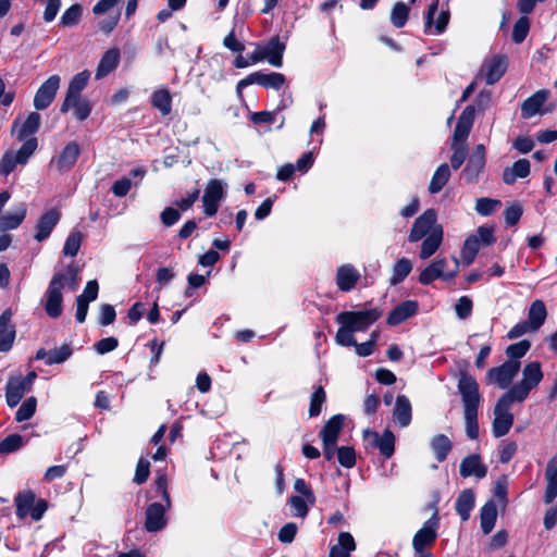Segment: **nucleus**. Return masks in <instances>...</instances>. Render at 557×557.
I'll return each mask as SVG.
<instances>
[{
    "mask_svg": "<svg viewBox=\"0 0 557 557\" xmlns=\"http://www.w3.org/2000/svg\"><path fill=\"white\" fill-rule=\"evenodd\" d=\"M453 154L450 158V164L454 170H458L465 162L468 154V146L459 143L450 145Z\"/></svg>",
    "mask_w": 557,
    "mask_h": 557,
    "instance_id": "4d7b16f0",
    "label": "nucleus"
},
{
    "mask_svg": "<svg viewBox=\"0 0 557 557\" xmlns=\"http://www.w3.org/2000/svg\"><path fill=\"white\" fill-rule=\"evenodd\" d=\"M89 78L90 73L87 70L73 76L69 84L65 99L60 108L61 113H66L69 111V104L81 97V91L87 86Z\"/></svg>",
    "mask_w": 557,
    "mask_h": 557,
    "instance_id": "412c9836",
    "label": "nucleus"
},
{
    "mask_svg": "<svg viewBox=\"0 0 557 557\" xmlns=\"http://www.w3.org/2000/svg\"><path fill=\"white\" fill-rule=\"evenodd\" d=\"M356 549V543L352 535L348 532H342L338 535V543L331 547L329 557H349Z\"/></svg>",
    "mask_w": 557,
    "mask_h": 557,
    "instance_id": "e433bc0d",
    "label": "nucleus"
},
{
    "mask_svg": "<svg viewBox=\"0 0 557 557\" xmlns=\"http://www.w3.org/2000/svg\"><path fill=\"white\" fill-rule=\"evenodd\" d=\"M71 108L74 109V116L79 121L86 120L91 112V106L89 101L82 99L81 97L76 98L69 104V110Z\"/></svg>",
    "mask_w": 557,
    "mask_h": 557,
    "instance_id": "603ef678",
    "label": "nucleus"
},
{
    "mask_svg": "<svg viewBox=\"0 0 557 557\" xmlns=\"http://www.w3.org/2000/svg\"><path fill=\"white\" fill-rule=\"evenodd\" d=\"M438 528L440 519L437 513H434L424 522L422 528L417 531L412 539V547L417 557H432V554L429 553L426 548L432 546L436 541Z\"/></svg>",
    "mask_w": 557,
    "mask_h": 557,
    "instance_id": "423d86ee",
    "label": "nucleus"
},
{
    "mask_svg": "<svg viewBox=\"0 0 557 557\" xmlns=\"http://www.w3.org/2000/svg\"><path fill=\"white\" fill-rule=\"evenodd\" d=\"M289 504L295 517L305 518L309 510V503L305 496H292Z\"/></svg>",
    "mask_w": 557,
    "mask_h": 557,
    "instance_id": "e2e57ef3",
    "label": "nucleus"
},
{
    "mask_svg": "<svg viewBox=\"0 0 557 557\" xmlns=\"http://www.w3.org/2000/svg\"><path fill=\"white\" fill-rule=\"evenodd\" d=\"M502 202L497 199L479 198L475 203V210L480 215L487 216L492 214Z\"/></svg>",
    "mask_w": 557,
    "mask_h": 557,
    "instance_id": "052dcab7",
    "label": "nucleus"
},
{
    "mask_svg": "<svg viewBox=\"0 0 557 557\" xmlns=\"http://www.w3.org/2000/svg\"><path fill=\"white\" fill-rule=\"evenodd\" d=\"M543 379L541 363L533 361L524 366L522 370V380L513 385L506 394L511 396L517 403L523 401L529 393L535 388Z\"/></svg>",
    "mask_w": 557,
    "mask_h": 557,
    "instance_id": "39448f33",
    "label": "nucleus"
},
{
    "mask_svg": "<svg viewBox=\"0 0 557 557\" xmlns=\"http://www.w3.org/2000/svg\"><path fill=\"white\" fill-rule=\"evenodd\" d=\"M28 388L17 379L10 377L5 386V400L9 407H15Z\"/></svg>",
    "mask_w": 557,
    "mask_h": 557,
    "instance_id": "f704fd0d",
    "label": "nucleus"
},
{
    "mask_svg": "<svg viewBox=\"0 0 557 557\" xmlns=\"http://www.w3.org/2000/svg\"><path fill=\"white\" fill-rule=\"evenodd\" d=\"M166 504L152 503L146 509L145 528L148 532H158L166 525Z\"/></svg>",
    "mask_w": 557,
    "mask_h": 557,
    "instance_id": "aec40b11",
    "label": "nucleus"
},
{
    "mask_svg": "<svg viewBox=\"0 0 557 557\" xmlns=\"http://www.w3.org/2000/svg\"><path fill=\"white\" fill-rule=\"evenodd\" d=\"M72 355V347L69 344H63L59 348L50 350V355L47 360L48 366L59 364L66 361Z\"/></svg>",
    "mask_w": 557,
    "mask_h": 557,
    "instance_id": "3c124183",
    "label": "nucleus"
},
{
    "mask_svg": "<svg viewBox=\"0 0 557 557\" xmlns=\"http://www.w3.org/2000/svg\"><path fill=\"white\" fill-rule=\"evenodd\" d=\"M480 246L481 245L478 236L470 235L466 238L460 252L461 262L466 267L470 265L474 261L475 256L480 249Z\"/></svg>",
    "mask_w": 557,
    "mask_h": 557,
    "instance_id": "c03bdc74",
    "label": "nucleus"
},
{
    "mask_svg": "<svg viewBox=\"0 0 557 557\" xmlns=\"http://www.w3.org/2000/svg\"><path fill=\"white\" fill-rule=\"evenodd\" d=\"M60 82L59 75H51L39 86L34 97V107L37 110H45L52 103L60 87Z\"/></svg>",
    "mask_w": 557,
    "mask_h": 557,
    "instance_id": "4468645a",
    "label": "nucleus"
},
{
    "mask_svg": "<svg viewBox=\"0 0 557 557\" xmlns=\"http://www.w3.org/2000/svg\"><path fill=\"white\" fill-rule=\"evenodd\" d=\"M444 238L442 224L437 222V213L434 209L425 210L419 215L408 235L409 243H417L422 239L419 257L422 260L431 258L441 247Z\"/></svg>",
    "mask_w": 557,
    "mask_h": 557,
    "instance_id": "f257e3e1",
    "label": "nucleus"
},
{
    "mask_svg": "<svg viewBox=\"0 0 557 557\" xmlns=\"http://www.w3.org/2000/svg\"><path fill=\"white\" fill-rule=\"evenodd\" d=\"M120 58L121 54L117 48H110L107 50L98 63L95 78L102 79L113 72L120 63Z\"/></svg>",
    "mask_w": 557,
    "mask_h": 557,
    "instance_id": "a878e982",
    "label": "nucleus"
},
{
    "mask_svg": "<svg viewBox=\"0 0 557 557\" xmlns=\"http://www.w3.org/2000/svg\"><path fill=\"white\" fill-rule=\"evenodd\" d=\"M150 463L147 459L140 458L136 466V471L134 475V482L137 484H143L147 481L150 473Z\"/></svg>",
    "mask_w": 557,
    "mask_h": 557,
    "instance_id": "338daca9",
    "label": "nucleus"
},
{
    "mask_svg": "<svg viewBox=\"0 0 557 557\" xmlns=\"http://www.w3.org/2000/svg\"><path fill=\"white\" fill-rule=\"evenodd\" d=\"M37 400L34 396L27 398L17 409L15 419L18 422L30 419L36 411Z\"/></svg>",
    "mask_w": 557,
    "mask_h": 557,
    "instance_id": "864d4df0",
    "label": "nucleus"
},
{
    "mask_svg": "<svg viewBox=\"0 0 557 557\" xmlns=\"http://www.w3.org/2000/svg\"><path fill=\"white\" fill-rule=\"evenodd\" d=\"M81 153L79 145L76 141H70L60 153L57 160V168L60 172L71 170L76 163Z\"/></svg>",
    "mask_w": 557,
    "mask_h": 557,
    "instance_id": "c85d7f7f",
    "label": "nucleus"
},
{
    "mask_svg": "<svg viewBox=\"0 0 557 557\" xmlns=\"http://www.w3.org/2000/svg\"><path fill=\"white\" fill-rule=\"evenodd\" d=\"M409 15V7L404 2H397L394 4L391 12V22L397 27L401 28L405 26Z\"/></svg>",
    "mask_w": 557,
    "mask_h": 557,
    "instance_id": "09e8293b",
    "label": "nucleus"
},
{
    "mask_svg": "<svg viewBox=\"0 0 557 557\" xmlns=\"http://www.w3.org/2000/svg\"><path fill=\"white\" fill-rule=\"evenodd\" d=\"M412 419L410 400L405 395H398L393 410V420L400 428H407Z\"/></svg>",
    "mask_w": 557,
    "mask_h": 557,
    "instance_id": "bb28decb",
    "label": "nucleus"
},
{
    "mask_svg": "<svg viewBox=\"0 0 557 557\" xmlns=\"http://www.w3.org/2000/svg\"><path fill=\"white\" fill-rule=\"evenodd\" d=\"M520 369V361L507 360L502 366L492 368L486 373L488 383L496 384L499 388H507Z\"/></svg>",
    "mask_w": 557,
    "mask_h": 557,
    "instance_id": "f8f14e48",
    "label": "nucleus"
},
{
    "mask_svg": "<svg viewBox=\"0 0 557 557\" xmlns=\"http://www.w3.org/2000/svg\"><path fill=\"white\" fill-rule=\"evenodd\" d=\"M548 98L547 90H539L531 97L525 99L521 106V115L524 119H530L540 112L541 107Z\"/></svg>",
    "mask_w": 557,
    "mask_h": 557,
    "instance_id": "473e14b6",
    "label": "nucleus"
},
{
    "mask_svg": "<svg viewBox=\"0 0 557 557\" xmlns=\"http://www.w3.org/2000/svg\"><path fill=\"white\" fill-rule=\"evenodd\" d=\"M459 473L462 478L474 476L476 479H483L486 476L487 468L482 463L479 455L472 454L462 459Z\"/></svg>",
    "mask_w": 557,
    "mask_h": 557,
    "instance_id": "5701e85b",
    "label": "nucleus"
},
{
    "mask_svg": "<svg viewBox=\"0 0 557 557\" xmlns=\"http://www.w3.org/2000/svg\"><path fill=\"white\" fill-rule=\"evenodd\" d=\"M61 213L57 209L45 212L36 224L35 239L42 242L47 239L60 220Z\"/></svg>",
    "mask_w": 557,
    "mask_h": 557,
    "instance_id": "b1692460",
    "label": "nucleus"
},
{
    "mask_svg": "<svg viewBox=\"0 0 557 557\" xmlns=\"http://www.w3.org/2000/svg\"><path fill=\"white\" fill-rule=\"evenodd\" d=\"M83 234L79 231H74L69 234L63 246V255L66 257H75L82 246Z\"/></svg>",
    "mask_w": 557,
    "mask_h": 557,
    "instance_id": "de8ad7c7",
    "label": "nucleus"
},
{
    "mask_svg": "<svg viewBox=\"0 0 557 557\" xmlns=\"http://www.w3.org/2000/svg\"><path fill=\"white\" fill-rule=\"evenodd\" d=\"M23 445L24 440L20 434H11L0 442V454L16 451Z\"/></svg>",
    "mask_w": 557,
    "mask_h": 557,
    "instance_id": "5fc2aeb1",
    "label": "nucleus"
},
{
    "mask_svg": "<svg viewBox=\"0 0 557 557\" xmlns=\"http://www.w3.org/2000/svg\"><path fill=\"white\" fill-rule=\"evenodd\" d=\"M26 205L21 203L13 212L0 216V231L14 230L21 225L26 216Z\"/></svg>",
    "mask_w": 557,
    "mask_h": 557,
    "instance_id": "c9c22d12",
    "label": "nucleus"
},
{
    "mask_svg": "<svg viewBox=\"0 0 557 557\" xmlns=\"http://www.w3.org/2000/svg\"><path fill=\"white\" fill-rule=\"evenodd\" d=\"M474 507V493L472 490L462 491L455 504V509L460 516L462 521H467L470 518V512Z\"/></svg>",
    "mask_w": 557,
    "mask_h": 557,
    "instance_id": "a19ab883",
    "label": "nucleus"
},
{
    "mask_svg": "<svg viewBox=\"0 0 557 557\" xmlns=\"http://www.w3.org/2000/svg\"><path fill=\"white\" fill-rule=\"evenodd\" d=\"M497 519V507L493 500L484 504L481 508L480 520L481 529L484 534H490L495 527Z\"/></svg>",
    "mask_w": 557,
    "mask_h": 557,
    "instance_id": "ea45409f",
    "label": "nucleus"
},
{
    "mask_svg": "<svg viewBox=\"0 0 557 557\" xmlns=\"http://www.w3.org/2000/svg\"><path fill=\"white\" fill-rule=\"evenodd\" d=\"M457 388L462 403L466 434L470 440H476L479 437L478 412L482 399L479 384L472 375L461 372Z\"/></svg>",
    "mask_w": 557,
    "mask_h": 557,
    "instance_id": "f03ea898",
    "label": "nucleus"
},
{
    "mask_svg": "<svg viewBox=\"0 0 557 557\" xmlns=\"http://www.w3.org/2000/svg\"><path fill=\"white\" fill-rule=\"evenodd\" d=\"M326 400V394L322 386H318L311 395L309 416L318 417L322 410V406Z\"/></svg>",
    "mask_w": 557,
    "mask_h": 557,
    "instance_id": "8fccbe9b",
    "label": "nucleus"
},
{
    "mask_svg": "<svg viewBox=\"0 0 557 557\" xmlns=\"http://www.w3.org/2000/svg\"><path fill=\"white\" fill-rule=\"evenodd\" d=\"M364 440L373 447L377 448L385 458H391L395 450V436L389 430H385L382 434L366 430L363 432Z\"/></svg>",
    "mask_w": 557,
    "mask_h": 557,
    "instance_id": "2eb2a0df",
    "label": "nucleus"
},
{
    "mask_svg": "<svg viewBox=\"0 0 557 557\" xmlns=\"http://www.w3.org/2000/svg\"><path fill=\"white\" fill-rule=\"evenodd\" d=\"M546 488L543 500L550 504L557 496V456L553 457L545 471Z\"/></svg>",
    "mask_w": 557,
    "mask_h": 557,
    "instance_id": "cd10ccee",
    "label": "nucleus"
},
{
    "mask_svg": "<svg viewBox=\"0 0 557 557\" xmlns=\"http://www.w3.org/2000/svg\"><path fill=\"white\" fill-rule=\"evenodd\" d=\"M508 394H504L496 403L494 407V420H493V435L495 437H502L506 435L513 424V416L509 411L510 406L516 403Z\"/></svg>",
    "mask_w": 557,
    "mask_h": 557,
    "instance_id": "0eeeda50",
    "label": "nucleus"
},
{
    "mask_svg": "<svg viewBox=\"0 0 557 557\" xmlns=\"http://www.w3.org/2000/svg\"><path fill=\"white\" fill-rule=\"evenodd\" d=\"M418 311V304L413 300H407L395 307L387 318L389 325H398L414 315Z\"/></svg>",
    "mask_w": 557,
    "mask_h": 557,
    "instance_id": "c756f323",
    "label": "nucleus"
},
{
    "mask_svg": "<svg viewBox=\"0 0 557 557\" xmlns=\"http://www.w3.org/2000/svg\"><path fill=\"white\" fill-rule=\"evenodd\" d=\"M82 13V8L79 4H73L62 14L60 24L62 26H71L77 23Z\"/></svg>",
    "mask_w": 557,
    "mask_h": 557,
    "instance_id": "69168bd1",
    "label": "nucleus"
},
{
    "mask_svg": "<svg viewBox=\"0 0 557 557\" xmlns=\"http://www.w3.org/2000/svg\"><path fill=\"white\" fill-rule=\"evenodd\" d=\"M341 327L337 330V333L335 335V342L345 347H350L356 345V341L354 337V331L349 325L346 324H339Z\"/></svg>",
    "mask_w": 557,
    "mask_h": 557,
    "instance_id": "bf43d9fd",
    "label": "nucleus"
},
{
    "mask_svg": "<svg viewBox=\"0 0 557 557\" xmlns=\"http://www.w3.org/2000/svg\"><path fill=\"white\" fill-rule=\"evenodd\" d=\"M507 69V61L504 57H493L485 60L481 66L480 76L485 78L486 84L493 85L498 82L505 74Z\"/></svg>",
    "mask_w": 557,
    "mask_h": 557,
    "instance_id": "a211bd4d",
    "label": "nucleus"
},
{
    "mask_svg": "<svg viewBox=\"0 0 557 557\" xmlns=\"http://www.w3.org/2000/svg\"><path fill=\"white\" fill-rule=\"evenodd\" d=\"M412 263L407 258L399 259L393 267V274L389 280L392 285L401 283L411 272Z\"/></svg>",
    "mask_w": 557,
    "mask_h": 557,
    "instance_id": "49530a36",
    "label": "nucleus"
},
{
    "mask_svg": "<svg viewBox=\"0 0 557 557\" xmlns=\"http://www.w3.org/2000/svg\"><path fill=\"white\" fill-rule=\"evenodd\" d=\"M474 113L475 109L473 106H468L463 109L458 117L451 144L459 143L461 145H467L466 141L473 125Z\"/></svg>",
    "mask_w": 557,
    "mask_h": 557,
    "instance_id": "f3484780",
    "label": "nucleus"
},
{
    "mask_svg": "<svg viewBox=\"0 0 557 557\" xmlns=\"http://www.w3.org/2000/svg\"><path fill=\"white\" fill-rule=\"evenodd\" d=\"M226 183L222 180H210L202 196L203 212L207 216L214 215L219 210L220 202L226 195Z\"/></svg>",
    "mask_w": 557,
    "mask_h": 557,
    "instance_id": "9d476101",
    "label": "nucleus"
},
{
    "mask_svg": "<svg viewBox=\"0 0 557 557\" xmlns=\"http://www.w3.org/2000/svg\"><path fill=\"white\" fill-rule=\"evenodd\" d=\"M337 459L341 466L350 469L356 463V454L352 447L342 446L337 448Z\"/></svg>",
    "mask_w": 557,
    "mask_h": 557,
    "instance_id": "680f3d73",
    "label": "nucleus"
},
{
    "mask_svg": "<svg viewBox=\"0 0 557 557\" xmlns=\"http://www.w3.org/2000/svg\"><path fill=\"white\" fill-rule=\"evenodd\" d=\"M14 502H15V506H16L17 517L25 518L29 513V511L35 503V494L30 491L20 493L15 497Z\"/></svg>",
    "mask_w": 557,
    "mask_h": 557,
    "instance_id": "a18cd8bd",
    "label": "nucleus"
},
{
    "mask_svg": "<svg viewBox=\"0 0 557 557\" xmlns=\"http://www.w3.org/2000/svg\"><path fill=\"white\" fill-rule=\"evenodd\" d=\"M344 417L342 414L333 416L322 428L320 436L322 442L337 444L339 434L343 430Z\"/></svg>",
    "mask_w": 557,
    "mask_h": 557,
    "instance_id": "2f4dec72",
    "label": "nucleus"
},
{
    "mask_svg": "<svg viewBox=\"0 0 557 557\" xmlns=\"http://www.w3.org/2000/svg\"><path fill=\"white\" fill-rule=\"evenodd\" d=\"M263 47L268 62L275 67H281L283 64L285 45L280 41L278 37H273Z\"/></svg>",
    "mask_w": 557,
    "mask_h": 557,
    "instance_id": "4c0bfd02",
    "label": "nucleus"
},
{
    "mask_svg": "<svg viewBox=\"0 0 557 557\" xmlns=\"http://www.w3.org/2000/svg\"><path fill=\"white\" fill-rule=\"evenodd\" d=\"M530 29V21L527 16H521L513 25L512 40L516 44H521Z\"/></svg>",
    "mask_w": 557,
    "mask_h": 557,
    "instance_id": "13d9d810",
    "label": "nucleus"
},
{
    "mask_svg": "<svg viewBox=\"0 0 557 557\" xmlns=\"http://www.w3.org/2000/svg\"><path fill=\"white\" fill-rule=\"evenodd\" d=\"M430 447L438 462H443L453 448V443L445 434H437L430 441Z\"/></svg>",
    "mask_w": 557,
    "mask_h": 557,
    "instance_id": "58836bf2",
    "label": "nucleus"
},
{
    "mask_svg": "<svg viewBox=\"0 0 557 557\" xmlns=\"http://www.w3.org/2000/svg\"><path fill=\"white\" fill-rule=\"evenodd\" d=\"M530 161L527 159H519L511 166H508L503 172V181L507 185H512L518 178H525L530 174Z\"/></svg>",
    "mask_w": 557,
    "mask_h": 557,
    "instance_id": "7c9ffc66",
    "label": "nucleus"
},
{
    "mask_svg": "<svg viewBox=\"0 0 557 557\" xmlns=\"http://www.w3.org/2000/svg\"><path fill=\"white\" fill-rule=\"evenodd\" d=\"M78 267L71 263L51 277L45 293V310L50 318L57 319L62 314V290L64 288L72 292L76 290L78 287Z\"/></svg>",
    "mask_w": 557,
    "mask_h": 557,
    "instance_id": "7ed1b4c3",
    "label": "nucleus"
},
{
    "mask_svg": "<svg viewBox=\"0 0 557 557\" xmlns=\"http://www.w3.org/2000/svg\"><path fill=\"white\" fill-rule=\"evenodd\" d=\"M38 147V140L36 137L27 139L18 150L9 149L0 159V174L8 176L18 165L24 166L29 158L35 153Z\"/></svg>",
    "mask_w": 557,
    "mask_h": 557,
    "instance_id": "20e7f679",
    "label": "nucleus"
},
{
    "mask_svg": "<svg viewBox=\"0 0 557 557\" xmlns=\"http://www.w3.org/2000/svg\"><path fill=\"white\" fill-rule=\"evenodd\" d=\"M504 215L506 224L513 226L518 223L522 215V208L519 205L509 206L506 208Z\"/></svg>",
    "mask_w": 557,
    "mask_h": 557,
    "instance_id": "774afa93",
    "label": "nucleus"
},
{
    "mask_svg": "<svg viewBox=\"0 0 557 557\" xmlns=\"http://www.w3.org/2000/svg\"><path fill=\"white\" fill-rule=\"evenodd\" d=\"M360 272L350 263L342 264L336 271V285L342 292H350L360 280Z\"/></svg>",
    "mask_w": 557,
    "mask_h": 557,
    "instance_id": "4be33fe9",
    "label": "nucleus"
},
{
    "mask_svg": "<svg viewBox=\"0 0 557 557\" xmlns=\"http://www.w3.org/2000/svg\"><path fill=\"white\" fill-rule=\"evenodd\" d=\"M450 178V170L447 163H442L434 172L430 185V194L440 193Z\"/></svg>",
    "mask_w": 557,
    "mask_h": 557,
    "instance_id": "37998d69",
    "label": "nucleus"
},
{
    "mask_svg": "<svg viewBox=\"0 0 557 557\" xmlns=\"http://www.w3.org/2000/svg\"><path fill=\"white\" fill-rule=\"evenodd\" d=\"M12 312L7 309L0 315V351L7 352L15 339V329L11 324Z\"/></svg>",
    "mask_w": 557,
    "mask_h": 557,
    "instance_id": "393cba45",
    "label": "nucleus"
},
{
    "mask_svg": "<svg viewBox=\"0 0 557 557\" xmlns=\"http://www.w3.org/2000/svg\"><path fill=\"white\" fill-rule=\"evenodd\" d=\"M472 307V300L468 296H461L455 305V312L459 319L465 320L471 315Z\"/></svg>",
    "mask_w": 557,
    "mask_h": 557,
    "instance_id": "0e129e2a",
    "label": "nucleus"
},
{
    "mask_svg": "<svg viewBox=\"0 0 557 557\" xmlns=\"http://www.w3.org/2000/svg\"><path fill=\"white\" fill-rule=\"evenodd\" d=\"M151 106L159 110L162 115H169L172 111V96L166 88H160L151 95Z\"/></svg>",
    "mask_w": 557,
    "mask_h": 557,
    "instance_id": "79ce46f5",
    "label": "nucleus"
},
{
    "mask_svg": "<svg viewBox=\"0 0 557 557\" xmlns=\"http://www.w3.org/2000/svg\"><path fill=\"white\" fill-rule=\"evenodd\" d=\"M438 9V0H434L428 8L424 16V33L430 35H441L446 30L449 23V10H443L434 18Z\"/></svg>",
    "mask_w": 557,
    "mask_h": 557,
    "instance_id": "ddd939ff",
    "label": "nucleus"
},
{
    "mask_svg": "<svg viewBox=\"0 0 557 557\" xmlns=\"http://www.w3.org/2000/svg\"><path fill=\"white\" fill-rule=\"evenodd\" d=\"M547 317V310L544 301L537 299L534 300L528 310V325L531 326V331L536 332L545 322Z\"/></svg>",
    "mask_w": 557,
    "mask_h": 557,
    "instance_id": "72a5a7b5",
    "label": "nucleus"
},
{
    "mask_svg": "<svg viewBox=\"0 0 557 557\" xmlns=\"http://www.w3.org/2000/svg\"><path fill=\"white\" fill-rule=\"evenodd\" d=\"M382 317V311L371 308L361 311H344L336 315L338 324L349 325L354 332L366 331L370 325Z\"/></svg>",
    "mask_w": 557,
    "mask_h": 557,
    "instance_id": "6e6552de",
    "label": "nucleus"
},
{
    "mask_svg": "<svg viewBox=\"0 0 557 557\" xmlns=\"http://www.w3.org/2000/svg\"><path fill=\"white\" fill-rule=\"evenodd\" d=\"M40 114L37 112H30L26 120L22 123L15 121L12 125V134L15 135L16 139L20 141H26L27 139L34 137V134L38 131L40 126Z\"/></svg>",
    "mask_w": 557,
    "mask_h": 557,
    "instance_id": "6ab92c4d",
    "label": "nucleus"
},
{
    "mask_svg": "<svg viewBox=\"0 0 557 557\" xmlns=\"http://www.w3.org/2000/svg\"><path fill=\"white\" fill-rule=\"evenodd\" d=\"M530 347V342L525 339L509 345L506 349V355L509 358L508 360L519 361V359L522 358L528 352Z\"/></svg>",
    "mask_w": 557,
    "mask_h": 557,
    "instance_id": "6e6d98bb",
    "label": "nucleus"
},
{
    "mask_svg": "<svg viewBox=\"0 0 557 557\" xmlns=\"http://www.w3.org/2000/svg\"><path fill=\"white\" fill-rule=\"evenodd\" d=\"M485 166V147L476 145L469 161L462 171V175L468 183H476L480 173Z\"/></svg>",
    "mask_w": 557,
    "mask_h": 557,
    "instance_id": "dca6fc26",
    "label": "nucleus"
},
{
    "mask_svg": "<svg viewBox=\"0 0 557 557\" xmlns=\"http://www.w3.org/2000/svg\"><path fill=\"white\" fill-rule=\"evenodd\" d=\"M456 267L451 271H446L448 260L445 257H437L434 259L425 269H423L419 275V282L423 285H429L437 278L444 281L453 280L458 273L459 261L454 258Z\"/></svg>",
    "mask_w": 557,
    "mask_h": 557,
    "instance_id": "1a4fd4ad",
    "label": "nucleus"
},
{
    "mask_svg": "<svg viewBox=\"0 0 557 557\" xmlns=\"http://www.w3.org/2000/svg\"><path fill=\"white\" fill-rule=\"evenodd\" d=\"M257 84L264 88H273L278 90L285 84V76L282 73L272 72L264 74L261 72H255L249 74L247 77L240 79L237 83L236 91L240 97L243 89L249 85Z\"/></svg>",
    "mask_w": 557,
    "mask_h": 557,
    "instance_id": "9b49d317",
    "label": "nucleus"
}]
</instances>
